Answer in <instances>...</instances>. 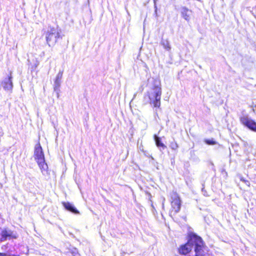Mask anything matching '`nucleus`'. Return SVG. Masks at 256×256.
I'll use <instances>...</instances> for the list:
<instances>
[{"instance_id":"nucleus-1","label":"nucleus","mask_w":256,"mask_h":256,"mask_svg":"<svg viewBox=\"0 0 256 256\" xmlns=\"http://www.w3.org/2000/svg\"><path fill=\"white\" fill-rule=\"evenodd\" d=\"M148 90L144 93L143 98V104H150L155 108L154 116H158L157 108L160 109V100L162 93L161 82L158 78L154 77L148 79L146 84Z\"/></svg>"},{"instance_id":"nucleus-2","label":"nucleus","mask_w":256,"mask_h":256,"mask_svg":"<svg viewBox=\"0 0 256 256\" xmlns=\"http://www.w3.org/2000/svg\"><path fill=\"white\" fill-rule=\"evenodd\" d=\"M33 156L42 175L48 176H50V170H48V165L46 162L42 148L39 142L34 146Z\"/></svg>"},{"instance_id":"nucleus-3","label":"nucleus","mask_w":256,"mask_h":256,"mask_svg":"<svg viewBox=\"0 0 256 256\" xmlns=\"http://www.w3.org/2000/svg\"><path fill=\"white\" fill-rule=\"evenodd\" d=\"M60 37V32L54 27L50 28L46 33V39L50 47L54 46L57 42L58 39Z\"/></svg>"},{"instance_id":"nucleus-4","label":"nucleus","mask_w":256,"mask_h":256,"mask_svg":"<svg viewBox=\"0 0 256 256\" xmlns=\"http://www.w3.org/2000/svg\"><path fill=\"white\" fill-rule=\"evenodd\" d=\"M194 232H190L187 236V242L181 244L178 248V252L181 255L186 256L190 254L192 248L193 244L190 242L191 238H194Z\"/></svg>"},{"instance_id":"nucleus-5","label":"nucleus","mask_w":256,"mask_h":256,"mask_svg":"<svg viewBox=\"0 0 256 256\" xmlns=\"http://www.w3.org/2000/svg\"><path fill=\"white\" fill-rule=\"evenodd\" d=\"M240 122L248 130L256 132V122L248 115H244L240 118Z\"/></svg>"},{"instance_id":"nucleus-6","label":"nucleus","mask_w":256,"mask_h":256,"mask_svg":"<svg viewBox=\"0 0 256 256\" xmlns=\"http://www.w3.org/2000/svg\"><path fill=\"white\" fill-rule=\"evenodd\" d=\"M12 78V72H10V74L0 82V86H2L5 91L11 93L14 87Z\"/></svg>"},{"instance_id":"nucleus-7","label":"nucleus","mask_w":256,"mask_h":256,"mask_svg":"<svg viewBox=\"0 0 256 256\" xmlns=\"http://www.w3.org/2000/svg\"><path fill=\"white\" fill-rule=\"evenodd\" d=\"M0 236V241L1 242L18 238L16 232L8 228L2 229L1 230Z\"/></svg>"},{"instance_id":"nucleus-8","label":"nucleus","mask_w":256,"mask_h":256,"mask_svg":"<svg viewBox=\"0 0 256 256\" xmlns=\"http://www.w3.org/2000/svg\"><path fill=\"white\" fill-rule=\"evenodd\" d=\"M172 207L174 211V213L176 214L178 212L181 208L182 201L180 198L177 194H174L172 196Z\"/></svg>"},{"instance_id":"nucleus-9","label":"nucleus","mask_w":256,"mask_h":256,"mask_svg":"<svg viewBox=\"0 0 256 256\" xmlns=\"http://www.w3.org/2000/svg\"><path fill=\"white\" fill-rule=\"evenodd\" d=\"M181 16L186 21L189 22L190 19V16L192 11L185 6H182L180 8Z\"/></svg>"},{"instance_id":"nucleus-10","label":"nucleus","mask_w":256,"mask_h":256,"mask_svg":"<svg viewBox=\"0 0 256 256\" xmlns=\"http://www.w3.org/2000/svg\"><path fill=\"white\" fill-rule=\"evenodd\" d=\"M62 204L64 209L75 214H79L80 212L70 202H62Z\"/></svg>"},{"instance_id":"nucleus-11","label":"nucleus","mask_w":256,"mask_h":256,"mask_svg":"<svg viewBox=\"0 0 256 256\" xmlns=\"http://www.w3.org/2000/svg\"><path fill=\"white\" fill-rule=\"evenodd\" d=\"M154 138L156 146L160 152H162V150L166 148V146L162 142V138L156 134H154Z\"/></svg>"},{"instance_id":"nucleus-12","label":"nucleus","mask_w":256,"mask_h":256,"mask_svg":"<svg viewBox=\"0 0 256 256\" xmlns=\"http://www.w3.org/2000/svg\"><path fill=\"white\" fill-rule=\"evenodd\" d=\"M204 142L205 144L208 146H216L214 148L216 150H218L220 147L222 146V145L220 144L214 138H204Z\"/></svg>"},{"instance_id":"nucleus-13","label":"nucleus","mask_w":256,"mask_h":256,"mask_svg":"<svg viewBox=\"0 0 256 256\" xmlns=\"http://www.w3.org/2000/svg\"><path fill=\"white\" fill-rule=\"evenodd\" d=\"M160 44L166 50L168 51L170 50L171 47L170 46V42L168 40H164V38H162Z\"/></svg>"},{"instance_id":"nucleus-14","label":"nucleus","mask_w":256,"mask_h":256,"mask_svg":"<svg viewBox=\"0 0 256 256\" xmlns=\"http://www.w3.org/2000/svg\"><path fill=\"white\" fill-rule=\"evenodd\" d=\"M62 80H54V90L58 91L61 86Z\"/></svg>"},{"instance_id":"nucleus-15","label":"nucleus","mask_w":256,"mask_h":256,"mask_svg":"<svg viewBox=\"0 0 256 256\" xmlns=\"http://www.w3.org/2000/svg\"><path fill=\"white\" fill-rule=\"evenodd\" d=\"M170 146L172 150H176L178 148V145L173 139V140L170 142Z\"/></svg>"},{"instance_id":"nucleus-16","label":"nucleus","mask_w":256,"mask_h":256,"mask_svg":"<svg viewBox=\"0 0 256 256\" xmlns=\"http://www.w3.org/2000/svg\"><path fill=\"white\" fill-rule=\"evenodd\" d=\"M78 252V250L74 246H70L68 248V252H70L73 256H74V254H76V253Z\"/></svg>"},{"instance_id":"nucleus-17","label":"nucleus","mask_w":256,"mask_h":256,"mask_svg":"<svg viewBox=\"0 0 256 256\" xmlns=\"http://www.w3.org/2000/svg\"><path fill=\"white\" fill-rule=\"evenodd\" d=\"M64 70H60L58 74H57L56 80H62V75H63Z\"/></svg>"},{"instance_id":"nucleus-18","label":"nucleus","mask_w":256,"mask_h":256,"mask_svg":"<svg viewBox=\"0 0 256 256\" xmlns=\"http://www.w3.org/2000/svg\"><path fill=\"white\" fill-rule=\"evenodd\" d=\"M156 2L157 1H154V15L156 16V17H158V8H157V6H156Z\"/></svg>"},{"instance_id":"nucleus-19","label":"nucleus","mask_w":256,"mask_h":256,"mask_svg":"<svg viewBox=\"0 0 256 256\" xmlns=\"http://www.w3.org/2000/svg\"><path fill=\"white\" fill-rule=\"evenodd\" d=\"M240 181L244 182L248 186H250V182L248 180H245L244 178L242 177L240 178Z\"/></svg>"},{"instance_id":"nucleus-20","label":"nucleus","mask_w":256,"mask_h":256,"mask_svg":"<svg viewBox=\"0 0 256 256\" xmlns=\"http://www.w3.org/2000/svg\"><path fill=\"white\" fill-rule=\"evenodd\" d=\"M202 192L205 196H208V194L207 192L204 190V188H202Z\"/></svg>"},{"instance_id":"nucleus-21","label":"nucleus","mask_w":256,"mask_h":256,"mask_svg":"<svg viewBox=\"0 0 256 256\" xmlns=\"http://www.w3.org/2000/svg\"><path fill=\"white\" fill-rule=\"evenodd\" d=\"M54 92L56 93L57 98H59L60 92V90L59 89L58 91H54Z\"/></svg>"},{"instance_id":"nucleus-22","label":"nucleus","mask_w":256,"mask_h":256,"mask_svg":"<svg viewBox=\"0 0 256 256\" xmlns=\"http://www.w3.org/2000/svg\"><path fill=\"white\" fill-rule=\"evenodd\" d=\"M170 160H171V164H172V165H173V164H174V162H174V158H172V159Z\"/></svg>"},{"instance_id":"nucleus-23","label":"nucleus","mask_w":256,"mask_h":256,"mask_svg":"<svg viewBox=\"0 0 256 256\" xmlns=\"http://www.w3.org/2000/svg\"><path fill=\"white\" fill-rule=\"evenodd\" d=\"M146 194L148 195V196L150 197V198H152V195H151L150 193L148 192H146Z\"/></svg>"},{"instance_id":"nucleus-24","label":"nucleus","mask_w":256,"mask_h":256,"mask_svg":"<svg viewBox=\"0 0 256 256\" xmlns=\"http://www.w3.org/2000/svg\"><path fill=\"white\" fill-rule=\"evenodd\" d=\"M73 256H80V254L78 253V252L76 253V254H74Z\"/></svg>"},{"instance_id":"nucleus-25","label":"nucleus","mask_w":256,"mask_h":256,"mask_svg":"<svg viewBox=\"0 0 256 256\" xmlns=\"http://www.w3.org/2000/svg\"><path fill=\"white\" fill-rule=\"evenodd\" d=\"M4 253H0V256H4Z\"/></svg>"},{"instance_id":"nucleus-26","label":"nucleus","mask_w":256,"mask_h":256,"mask_svg":"<svg viewBox=\"0 0 256 256\" xmlns=\"http://www.w3.org/2000/svg\"><path fill=\"white\" fill-rule=\"evenodd\" d=\"M156 168H157L158 170H159V168H158V165H156Z\"/></svg>"},{"instance_id":"nucleus-27","label":"nucleus","mask_w":256,"mask_h":256,"mask_svg":"<svg viewBox=\"0 0 256 256\" xmlns=\"http://www.w3.org/2000/svg\"><path fill=\"white\" fill-rule=\"evenodd\" d=\"M156 168H157L158 170H159V168H158V165H156Z\"/></svg>"},{"instance_id":"nucleus-28","label":"nucleus","mask_w":256,"mask_h":256,"mask_svg":"<svg viewBox=\"0 0 256 256\" xmlns=\"http://www.w3.org/2000/svg\"><path fill=\"white\" fill-rule=\"evenodd\" d=\"M158 0H153V1H157Z\"/></svg>"}]
</instances>
